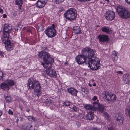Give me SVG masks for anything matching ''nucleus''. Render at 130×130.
Segmentation results:
<instances>
[{"mask_svg": "<svg viewBox=\"0 0 130 130\" xmlns=\"http://www.w3.org/2000/svg\"><path fill=\"white\" fill-rule=\"evenodd\" d=\"M15 4L16 5H19L20 7H21L22 5L23 4V0H16L15 1Z\"/></svg>", "mask_w": 130, "mask_h": 130, "instance_id": "30", "label": "nucleus"}, {"mask_svg": "<svg viewBox=\"0 0 130 130\" xmlns=\"http://www.w3.org/2000/svg\"><path fill=\"white\" fill-rule=\"evenodd\" d=\"M104 115L105 116V118L108 120H109L110 119V118L108 115L107 113L106 112L104 113Z\"/></svg>", "mask_w": 130, "mask_h": 130, "instance_id": "34", "label": "nucleus"}, {"mask_svg": "<svg viewBox=\"0 0 130 130\" xmlns=\"http://www.w3.org/2000/svg\"><path fill=\"white\" fill-rule=\"evenodd\" d=\"M123 80L124 83L128 84H130V75L126 73L123 75Z\"/></svg>", "mask_w": 130, "mask_h": 130, "instance_id": "18", "label": "nucleus"}, {"mask_svg": "<svg viewBox=\"0 0 130 130\" xmlns=\"http://www.w3.org/2000/svg\"><path fill=\"white\" fill-rule=\"evenodd\" d=\"M116 73L118 74H123V72L120 71H117Z\"/></svg>", "mask_w": 130, "mask_h": 130, "instance_id": "44", "label": "nucleus"}, {"mask_svg": "<svg viewBox=\"0 0 130 130\" xmlns=\"http://www.w3.org/2000/svg\"><path fill=\"white\" fill-rule=\"evenodd\" d=\"M112 94H111L108 92L104 91L102 94L101 96L105 99H106L108 101H110L111 98H112Z\"/></svg>", "mask_w": 130, "mask_h": 130, "instance_id": "14", "label": "nucleus"}, {"mask_svg": "<svg viewBox=\"0 0 130 130\" xmlns=\"http://www.w3.org/2000/svg\"><path fill=\"white\" fill-rule=\"evenodd\" d=\"M3 53L2 52L0 51V58H3L4 57Z\"/></svg>", "mask_w": 130, "mask_h": 130, "instance_id": "40", "label": "nucleus"}, {"mask_svg": "<svg viewBox=\"0 0 130 130\" xmlns=\"http://www.w3.org/2000/svg\"><path fill=\"white\" fill-rule=\"evenodd\" d=\"M88 64V67L92 70H97L100 66V60L96 57L89 61Z\"/></svg>", "mask_w": 130, "mask_h": 130, "instance_id": "5", "label": "nucleus"}, {"mask_svg": "<svg viewBox=\"0 0 130 130\" xmlns=\"http://www.w3.org/2000/svg\"><path fill=\"white\" fill-rule=\"evenodd\" d=\"M6 130H10L7 129Z\"/></svg>", "mask_w": 130, "mask_h": 130, "instance_id": "58", "label": "nucleus"}, {"mask_svg": "<svg viewBox=\"0 0 130 130\" xmlns=\"http://www.w3.org/2000/svg\"><path fill=\"white\" fill-rule=\"evenodd\" d=\"M84 55H78L76 58V61L79 64H82L85 62L86 57Z\"/></svg>", "mask_w": 130, "mask_h": 130, "instance_id": "10", "label": "nucleus"}, {"mask_svg": "<svg viewBox=\"0 0 130 130\" xmlns=\"http://www.w3.org/2000/svg\"><path fill=\"white\" fill-rule=\"evenodd\" d=\"M105 1H107V2L109 3V0H105Z\"/></svg>", "mask_w": 130, "mask_h": 130, "instance_id": "56", "label": "nucleus"}, {"mask_svg": "<svg viewBox=\"0 0 130 130\" xmlns=\"http://www.w3.org/2000/svg\"><path fill=\"white\" fill-rule=\"evenodd\" d=\"M99 101V100H97V101L94 102L93 103V107L96 108V110L97 109L101 112L103 111L104 108L103 106L100 105Z\"/></svg>", "mask_w": 130, "mask_h": 130, "instance_id": "13", "label": "nucleus"}, {"mask_svg": "<svg viewBox=\"0 0 130 130\" xmlns=\"http://www.w3.org/2000/svg\"><path fill=\"white\" fill-rule=\"evenodd\" d=\"M81 30L79 26H74L73 29V32L75 34H79L80 33Z\"/></svg>", "mask_w": 130, "mask_h": 130, "instance_id": "23", "label": "nucleus"}, {"mask_svg": "<svg viewBox=\"0 0 130 130\" xmlns=\"http://www.w3.org/2000/svg\"><path fill=\"white\" fill-rule=\"evenodd\" d=\"M43 26L42 25H40L39 26L37 29V30L38 31H41L44 30Z\"/></svg>", "mask_w": 130, "mask_h": 130, "instance_id": "33", "label": "nucleus"}, {"mask_svg": "<svg viewBox=\"0 0 130 130\" xmlns=\"http://www.w3.org/2000/svg\"><path fill=\"white\" fill-rule=\"evenodd\" d=\"M94 112H89V113L86 116L87 119L89 120H92L94 118Z\"/></svg>", "mask_w": 130, "mask_h": 130, "instance_id": "26", "label": "nucleus"}, {"mask_svg": "<svg viewBox=\"0 0 130 130\" xmlns=\"http://www.w3.org/2000/svg\"><path fill=\"white\" fill-rule=\"evenodd\" d=\"M95 51L94 49H91L88 47H86L83 49L82 51V54L87 55V57L89 59H94L93 57L95 53Z\"/></svg>", "mask_w": 130, "mask_h": 130, "instance_id": "7", "label": "nucleus"}, {"mask_svg": "<svg viewBox=\"0 0 130 130\" xmlns=\"http://www.w3.org/2000/svg\"><path fill=\"white\" fill-rule=\"evenodd\" d=\"M6 35H4L3 37H2V42L5 44L6 49L8 51H10L13 49L14 45L10 42L9 37H6Z\"/></svg>", "mask_w": 130, "mask_h": 130, "instance_id": "6", "label": "nucleus"}, {"mask_svg": "<svg viewBox=\"0 0 130 130\" xmlns=\"http://www.w3.org/2000/svg\"><path fill=\"white\" fill-rule=\"evenodd\" d=\"M5 99L6 102L8 103L10 102L11 101V98L9 96H6L5 97Z\"/></svg>", "mask_w": 130, "mask_h": 130, "instance_id": "31", "label": "nucleus"}, {"mask_svg": "<svg viewBox=\"0 0 130 130\" xmlns=\"http://www.w3.org/2000/svg\"><path fill=\"white\" fill-rule=\"evenodd\" d=\"M88 85L90 86V87H91L92 86V85L90 83H89L88 84Z\"/></svg>", "mask_w": 130, "mask_h": 130, "instance_id": "52", "label": "nucleus"}, {"mask_svg": "<svg viewBox=\"0 0 130 130\" xmlns=\"http://www.w3.org/2000/svg\"><path fill=\"white\" fill-rule=\"evenodd\" d=\"M7 16L5 14H4L3 15V18H6V17Z\"/></svg>", "mask_w": 130, "mask_h": 130, "instance_id": "47", "label": "nucleus"}, {"mask_svg": "<svg viewBox=\"0 0 130 130\" xmlns=\"http://www.w3.org/2000/svg\"><path fill=\"white\" fill-rule=\"evenodd\" d=\"M8 113L10 115H12L13 114V112L10 109H9L8 110Z\"/></svg>", "mask_w": 130, "mask_h": 130, "instance_id": "42", "label": "nucleus"}, {"mask_svg": "<svg viewBox=\"0 0 130 130\" xmlns=\"http://www.w3.org/2000/svg\"><path fill=\"white\" fill-rule=\"evenodd\" d=\"M76 124H77V126H80V124L78 122L77 123H76Z\"/></svg>", "mask_w": 130, "mask_h": 130, "instance_id": "51", "label": "nucleus"}, {"mask_svg": "<svg viewBox=\"0 0 130 130\" xmlns=\"http://www.w3.org/2000/svg\"><path fill=\"white\" fill-rule=\"evenodd\" d=\"M0 87L2 89L6 91L9 90L10 89V87L6 83L5 81L1 84Z\"/></svg>", "mask_w": 130, "mask_h": 130, "instance_id": "21", "label": "nucleus"}, {"mask_svg": "<svg viewBox=\"0 0 130 130\" xmlns=\"http://www.w3.org/2000/svg\"><path fill=\"white\" fill-rule=\"evenodd\" d=\"M89 82L91 84H93V83L95 82V81L93 79H92L90 80Z\"/></svg>", "mask_w": 130, "mask_h": 130, "instance_id": "45", "label": "nucleus"}, {"mask_svg": "<svg viewBox=\"0 0 130 130\" xmlns=\"http://www.w3.org/2000/svg\"><path fill=\"white\" fill-rule=\"evenodd\" d=\"M45 33L49 37L52 38L55 36L56 34V31L54 24H52L50 26L48 27L45 29Z\"/></svg>", "mask_w": 130, "mask_h": 130, "instance_id": "8", "label": "nucleus"}, {"mask_svg": "<svg viewBox=\"0 0 130 130\" xmlns=\"http://www.w3.org/2000/svg\"><path fill=\"white\" fill-rule=\"evenodd\" d=\"M28 119L29 121H32L33 120V117L31 116H28Z\"/></svg>", "mask_w": 130, "mask_h": 130, "instance_id": "38", "label": "nucleus"}, {"mask_svg": "<svg viewBox=\"0 0 130 130\" xmlns=\"http://www.w3.org/2000/svg\"><path fill=\"white\" fill-rule=\"evenodd\" d=\"M67 90L68 92L72 95L75 96L77 92V90L73 88H68Z\"/></svg>", "mask_w": 130, "mask_h": 130, "instance_id": "22", "label": "nucleus"}, {"mask_svg": "<svg viewBox=\"0 0 130 130\" xmlns=\"http://www.w3.org/2000/svg\"><path fill=\"white\" fill-rule=\"evenodd\" d=\"M98 38L100 42H107L109 40L108 37L106 35H100L98 36Z\"/></svg>", "mask_w": 130, "mask_h": 130, "instance_id": "16", "label": "nucleus"}, {"mask_svg": "<svg viewBox=\"0 0 130 130\" xmlns=\"http://www.w3.org/2000/svg\"><path fill=\"white\" fill-rule=\"evenodd\" d=\"M38 56L40 59H42L43 61L45 62V64L42 63L43 66V64H45V66L49 65L50 64L51 67L52 66V63L54 62L53 58L51 57L49 53L45 51H42L39 52L38 54Z\"/></svg>", "mask_w": 130, "mask_h": 130, "instance_id": "2", "label": "nucleus"}, {"mask_svg": "<svg viewBox=\"0 0 130 130\" xmlns=\"http://www.w3.org/2000/svg\"><path fill=\"white\" fill-rule=\"evenodd\" d=\"M126 2L128 4H130V0H125Z\"/></svg>", "mask_w": 130, "mask_h": 130, "instance_id": "46", "label": "nucleus"}, {"mask_svg": "<svg viewBox=\"0 0 130 130\" xmlns=\"http://www.w3.org/2000/svg\"><path fill=\"white\" fill-rule=\"evenodd\" d=\"M22 128L24 130H35L36 129L35 126H33L29 124H28L23 126Z\"/></svg>", "mask_w": 130, "mask_h": 130, "instance_id": "19", "label": "nucleus"}, {"mask_svg": "<svg viewBox=\"0 0 130 130\" xmlns=\"http://www.w3.org/2000/svg\"><path fill=\"white\" fill-rule=\"evenodd\" d=\"M18 119H17V121H18Z\"/></svg>", "mask_w": 130, "mask_h": 130, "instance_id": "57", "label": "nucleus"}, {"mask_svg": "<svg viewBox=\"0 0 130 130\" xmlns=\"http://www.w3.org/2000/svg\"><path fill=\"white\" fill-rule=\"evenodd\" d=\"M26 111L27 112H29V109H27L26 110Z\"/></svg>", "mask_w": 130, "mask_h": 130, "instance_id": "54", "label": "nucleus"}, {"mask_svg": "<svg viewBox=\"0 0 130 130\" xmlns=\"http://www.w3.org/2000/svg\"><path fill=\"white\" fill-rule=\"evenodd\" d=\"M3 11L2 8V7H0V13L2 14H3Z\"/></svg>", "mask_w": 130, "mask_h": 130, "instance_id": "43", "label": "nucleus"}, {"mask_svg": "<svg viewBox=\"0 0 130 130\" xmlns=\"http://www.w3.org/2000/svg\"><path fill=\"white\" fill-rule=\"evenodd\" d=\"M98 98L97 96H94L92 99V100L93 101H95L96 100L97 101V100H98Z\"/></svg>", "mask_w": 130, "mask_h": 130, "instance_id": "39", "label": "nucleus"}, {"mask_svg": "<svg viewBox=\"0 0 130 130\" xmlns=\"http://www.w3.org/2000/svg\"><path fill=\"white\" fill-rule=\"evenodd\" d=\"M92 85H93V86H96V83H95V82L93 83V84H92Z\"/></svg>", "mask_w": 130, "mask_h": 130, "instance_id": "50", "label": "nucleus"}, {"mask_svg": "<svg viewBox=\"0 0 130 130\" xmlns=\"http://www.w3.org/2000/svg\"><path fill=\"white\" fill-rule=\"evenodd\" d=\"M73 110L75 112H76L78 108L74 106L73 107Z\"/></svg>", "mask_w": 130, "mask_h": 130, "instance_id": "41", "label": "nucleus"}, {"mask_svg": "<svg viewBox=\"0 0 130 130\" xmlns=\"http://www.w3.org/2000/svg\"><path fill=\"white\" fill-rule=\"evenodd\" d=\"M115 16V13L114 12L108 11L106 13L105 18L108 20L111 21L114 19Z\"/></svg>", "mask_w": 130, "mask_h": 130, "instance_id": "11", "label": "nucleus"}, {"mask_svg": "<svg viewBox=\"0 0 130 130\" xmlns=\"http://www.w3.org/2000/svg\"><path fill=\"white\" fill-rule=\"evenodd\" d=\"M108 130H114L112 127H109L108 128Z\"/></svg>", "mask_w": 130, "mask_h": 130, "instance_id": "48", "label": "nucleus"}, {"mask_svg": "<svg viewBox=\"0 0 130 130\" xmlns=\"http://www.w3.org/2000/svg\"><path fill=\"white\" fill-rule=\"evenodd\" d=\"M47 0H38L36 3L37 6L38 8H42L46 4Z\"/></svg>", "mask_w": 130, "mask_h": 130, "instance_id": "17", "label": "nucleus"}, {"mask_svg": "<svg viewBox=\"0 0 130 130\" xmlns=\"http://www.w3.org/2000/svg\"><path fill=\"white\" fill-rule=\"evenodd\" d=\"M2 111H0V116H1V115H2Z\"/></svg>", "mask_w": 130, "mask_h": 130, "instance_id": "53", "label": "nucleus"}, {"mask_svg": "<svg viewBox=\"0 0 130 130\" xmlns=\"http://www.w3.org/2000/svg\"><path fill=\"white\" fill-rule=\"evenodd\" d=\"M64 15L66 18L70 21H72L77 17V11L74 8H69L66 11Z\"/></svg>", "mask_w": 130, "mask_h": 130, "instance_id": "4", "label": "nucleus"}, {"mask_svg": "<svg viewBox=\"0 0 130 130\" xmlns=\"http://www.w3.org/2000/svg\"><path fill=\"white\" fill-rule=\"evenodd\" d=\"M44 99L45 100L44 101H43V102H47V104L49 105H52L53 103V101L50 100V99H46V97H45L44 99Z\"/></svg>", "mask_w": 130, "mask_h": 130, "instance_id": "29", "label": "nucleus"}, {"mask_svg": "<svg viewBox=\"0 0 130 130\" xmlns=\"http://www.w3.org/2000/svg\"><path fill=\"white\" fill-rule=\"evenodd\" d=\"M125 112L126 115L130 117V104L128 105Z\"/></svg>", "mask_w": 130, "mask_h": 130, "instance_id": "28", "label": "nucleus"}, {"mask_svg": "<svg viewBox=\"0 0 130 130\" xmlns=\"http://www.w3.org/2000/svg\"><path fill=\"white\" fill-rule=\"evenodd\" d=\"M48 66H48V65L45 66V64L43 65V66L44 69H46L45 71L46 73L51 77L54 78H56V71L54 70L50 69V68L51 67L50 64Z\"/></svg>", "mask_w": 130, "mask_h": 130, "instance_id": "9", "label": "nucleus"}, {"mask_svg": "<svg viewBox=\"0 0 130 130\" xmlns=\"http://www.w3.org/2000/svg\"><path fill=\"white\" fill-rule=\"evenodd\" d=\"M117 54V52L115 51H113L112 52V57L113 58V61L114 62L115 61H117L118 58Z\"/></svg>", "mask_w": 130, "mask_h": 130, "instance_id": "27", "label": "nucleus"}, {"mask_svg": "<svg viewBox=\"0 0 130 130\" xmlns=\"http://www.w3.org/2000/svg\"><path fill=\"white\" fill-rule=\"evenodd\" d=\"M31 30L30 29H28V32H31Z\"/></svg>", "mask_w": 130, "mask_h": 130, "instance_id": "55", "label": "nucleus"}, {"mask_svg": "<svg viewBox=\"0 0 130 130\" xmlns=\"http://www.w3.org/2000/svg\"><path fill=\"white\" fill-rule=\"evenodd\" d=\"M5 81L9 87H10L14 85L15 84V83L12 79H8L6 80Z\"/></svg>", "mask_w": 130, "mask_h": 130, "instance_id": "25", "label": "nucleus"}, {"mask_svg": "<svg viewBox=\"0 0 130 130\" xmlns=\"http://www.w3.org/2000/svg\"><path fill=\"white\" fill-rule=\"evenodd\" d=\"M119 15L124 19H128L130 18V11L123 6H118L116 9Z\"/></svg>", "mask_w": 130, "mask_h": 130, "instance_id": "3", "label": "nucleus"}, {"mask_svg": "<svg viewBox=\"0 0 130 130\" xmlns=\"http://www.w3.org/2000/svg\"><path fill=\"white\" fill-rule=\"evenodd\" d=\"M116 99V95L112 94V98H111V99H110V101L113 102L114 101H115Z\"/></svg>", "mask_w": 130, "mask_h": 130, "instance_id": "35", "label": "nucleus"}, {"mask_svg": "<svg viewBox=\"0 0 130 130\" xmlns=\"http://www.w3.org/2000/svg\"><path fill=\"white\" fill-rule=\"evenodd\" d=\"M102 30L103 32L107 34H110L112 32L111 29L108 27H103L102 28Z\"/></svg>", "mask_w": 130, "mask_h": 130, "instance_id": "24", "label": "nucleus"}, {"mask_svg": "<svg viewBox=\"0 0 130 130\" xmlns=\"http://www.w3.org/2000/svg\"><path fill=\"white\" fill-rule=\"evenodd\" d=\"M52 1L56 4H61L64 1V0H52Z\"/></svg>", "mask_w": 130, "mask_h": 130, "instance_id": "32", "label": "nucleus"}, {"mask_svg": "<svg viewBox=\"0 0 130 130\" xmlns=\"http://www.w3.org/2000/svg\"><path fill=\"white\" fill-rule=\"evenodd\" d=\"M71 103L68 101H66L64 103V104L66 106H69L70 104Z\"/></svg>", "mask_w": 130, "mask_h": 130, "instance_id": "36", "label": "nucleus"}, {"mask_svg": "<svg viewBox=\"0 0 130 130\" xmlns=\"http://www.w3.org/2000/svg\"><path fill=\"white\" fill-rule=\"evenodd\" d=\"M85 108L88 110L89 112H94L96 110V108L93 106L89 104H87L85 106Z\"/></svg>", "mask_w": 130, "mask_h": 130, "instance_id": "20", "label": "nucleus"}, {"mask_svg": "<svg viewBox=\"0 0 130 130\" xmlns=\"http://www.w3.org/2000/svg\"><path fill=\"white\" fill-rule=\"evenodd\" d=\"M117 118L116 119V123L118 125H122L123 123L124 120L123 115L121 114H119L117 116Z\"/></svg>", "mask_w": 130, "mask_h": 130, "instance_id": "15", "label": "nucleus"}, {"mask_svg": "<svg viewBox=\"0 0 130 130\" xmlns=\"http://www.w3.org/2000/svg\"><path fill=\"white\" fill-rule=\"evenodd\" d=\"M12 30L11 28L9 26L8 24H5L3 29V35L2 37H3L4 35H6V37H9V34Z\"/></svg>", "mask_w": 130, "mask_h": 130, "instance_id": "12", "label": "nucleus"}, {"mask_svg": "<svg viewBox=\"0 0 130 130\" xmlns=\"http://www.w3.org/2000/svg\"><path fill=\"white\" fill-rule=\"evenodd\" d=\"M27 87L29 89H34V94L37 96H40L41 94V87L37 81L33 79H29L27 83Z\"/></svg>", "mask_w": 130, "mask_h": 130, "instance_id": "1", "label": "nucleus"}, {"mask_svg": "<svg viewBox=\"0 0 130 130\" xmlns=\"http://www.w3.org/2000/svg\"><path fill=\"white\" fill-rule=\"evenodd\" d=\"M90 0H82V2H85L86 1H88Z\"/></svg>", "mask_w": 130, "mask_h": 130, "instance_id": "49", "label": "nucleus"}, {"mask_svg": "<svg viewBox=\"0 0 130 130\" xmlns=\"http://www.w3.org/2000/svg\"><path fill=\"white\" fill-rule=\"evenodd\" d=\"M3 72L1 71H0V80L2 79L3 77Z\"/></svg>", "mask_w": 130, "mask_h": 130, "instance_id": "37", "label": "nucleus"}]
</instances>
